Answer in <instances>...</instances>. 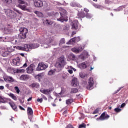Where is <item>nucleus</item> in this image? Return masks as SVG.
I'll return each instance as SVG.
<instances>
[{
  "instance_id": "dca6fc26",
  "label": "nucleus",
  "mask_w": 128,
  "mask_h": 128,
  "mask_svg": "<svg viewBox=\"0 0 128 128\" xmlns=\"http://www.w3.org/2000/svg\"><path fill=\"white\" fill-rule=\"evenodd\" d=\"M44 24H46V26H52V24H54V22L48 20V19H46L43 21Z\"/></svg>"
},
{
  "instance_id": "aec40b11",
  "label": "nucleus",
  "mask_w": 128,
  "mask_h": 128,
  "mask_svg": "<svg viewBox=\"0 0 128 128\" xmlns=\"http://www.w3.org/2000/svg\"><path fill=\"white\" fill-rule=\"evenodd\" d=\"M20 78L22 80H28L30 78V76L27 74H23L20 76Z\"/></svg>"
},
{
  "instance_id": "f257e3e1",
  "label": "nucleus",
  "mask_w": 128,
  "mask_h": 128,
  "mask_svg": "<svg viewBox=\"0 0 128 128\" xmlns=\"http://www.w3.org/2000/svg\"><path fill=\"white\" fill-rule=\"evenodd\" d=\"M66 64V62L64 61V56H61L58 58L55 66H56L57 68L59 70H62V68Z\"/></svg>"
},
{
  "instance_id": "f8f14e48",
  "label": "nucleus",
  "mask_w": 128,
  "mask_h": 128,
  "mask_svg": "<svg viewBox=\"0 0 128 128\" xmlns=\"http://www.w3.org/2000/svg\"><path fill=\"white\" fill-rule=\"evenodd\" d=\"M36 68V66L32 64H31L26 68V72L28 74H32L34 70Z\"/></svg>"
},
{
  "instance_id": "79ce46f5",
  "label": "nucleus",
  "mask_w": 128,
  "mask_h": 128,
  "mask_svg": "<svg viewBox=\"0 0 128 128\" xmlns=\"http://www.w3.org/2000/svg\"><path fill=\"white\" fill-rule=\"evenodd\" d=\"M114 111L116 112H122V109H120V108H115L114 109Z\"/></svg>"
},
{
  "instance_id": "f704fd0d",
  "label": "nucleus",
  "mask_w": 128,
  "mask_h": 128,
  "mask_svg": "<svg viewBox=\"0 0 128 128\" xmlns=\"http://www.w3.org/2000/svg\"><path fill=\"white\" fill-rule=\"evenodd\" d=\"M66 44V40L64 38H62L60 41L59 44Z\"/></svg>"
},
{
  "instance_id": "1a4fd4ad",
  "label": "nucleus",
  "mask_w": 128,
  "mask_h": 128,
  "mask_svg": "<svg viewBox=\"0 0 128 128\" xmlns=\"http://www.w3.org/2000/svg\"><path fill=\"white\" fill-rule=\"evenodd\" d=\"M20 59L19 57H17L16 58H14L12 60V64L14 66H20Z\"/></svg>"
},
{
  "instance_id": "7ed1b4c3",
  "label": "nucleus",
  "mask_w": 128,
  "mask_h": 128,
  "mask_svg": "<svg viewBox=\"0 0 128 128\" xmlns=\"http://www.w3.org/2000/svg\"><path fill=\"white\" fill-rule=\"evenodd\" d=\"M62 12H60V18H57V20L58 22H68V19L66 16V10L64 9L62 10Z\"/></svg>"
},
{
  "instance_id": "e2e57ef3",
  "label": "nucleus",
  "mask_w": 128,
  "mask_h": 128,
  "mask_svg": "<svg viewBox=\"0 0 128 128\" xmlns=\"http://www.w3.org/2000/svg\"><path fill=\"white\" fill-rule=\"evenodd\" d=\"M68 114V110H65L63 112V114Z\"/></svg>"
},
{
  "instance_id": "8fccbe9b",
  "label": "nucleus",
  "mask_w": 128,
  "mask_h": 128,
  "mask_svg": "<svg viewBox=\"0 0 128 128\" xmlns=\"http://www.w3.org/2000/svg\"><path fill=\"white\" fill-rule=\"evenodd\" d=\"M66 128H74V127L72 126V125L70 124H68L67 126H66Z\"/></svg>"
},
{
  "instance_id": "6e6552de",
  "label": "nucleus",
  "mask_w": 128,
  "mask_h": 128,
  "mask_svg": "<svg viewBox=\"0 0 128 128\" xmlns=\"http://www.w3.org/2000/svg\"><path fill=\"white\" fill-rule=\"evenodd\" d=\"M110 116L106 114V112H104L99 118H97V120H108Z\"/></svg>"
},
{
  "instance_id": "cd10ccee",
  "label": "nucleus",
  "mask_w": 128,
  "mask_h": 128,
  "mask_svg": "<svg viewBox=\"0 0 128 128\" xmlns=\"http://www.w3.org/2000/svg\"><path fill=\"white\" fill-rule=\"evenodd\" d=\"M32 88H40V84L38 83H32L31 85Z\"/></svg>"
},
{
  "instance_id": "49530a36",
  "label": "nucleus",
  "mask_w": 128,
  "mask_h": 128,
  "mask_svg": "<svg viewBox=\"0 0 128 128\" xmlns=\"http://www.w3.org/2000/svg\"><path fill=\"white\" fill-rule=\"evenodd\" d=\"M98 108H96L94 112H92L93 114H98Z\"/></svg>"
},
{
  "instance_id": "680f3d73",
  "label": "nucleus",
  "mask_w": 128,
  "mask_h": 128,
  "mask_svg": "<svg viewBox=\"0 0 128 128\" xmlns=\"http://www.w3.org/2000/svg\"><path fill=\"white\" fill-rule=\"evenodd\" d=\"M76 6H78V8H82V6L80 4H76Z\"/></svg>"
},
{
  "instance_id": "473e14b6",
  "label": "nucleus",
  "mask_w": 128,
  "mask_h": 128,
  "mask_svg": "<svg viewBox=\"0 0 128 128\" xmlns=\"http://www.w3.org/2000/svg\"><path fill=\"white\" fill-rule=\"evenodd\" d=\"M15 72H16V74H18L19 72H26V70L22 69V70H20V69H17L16 70H14Z\"/></svg>"
},
{
  "instance_id": "c9c22d12",
  "label": "nucleus",
  "mask_w": 128,
  "mask_h": 128,
  "mask_svg": "<svg viewBox=\"0 0 128 128\" xmlns=\"http://www.w3.org/2000/svg\"><path fill=\"white\" fill-rule=\"evenodd\" d=\"M8 56V51H5L2 54V56L6 57Z\"/></svg>"
},
{
  "instance_id": "603ef678",
  "label": "nucleus",
  "mask_w": 128,
  "mask_h": 128,
  "mask_svg": "<svg viewBox=\"0 0 128 128\" xmlns=\"http://www.w3.org/2000/svg\"><path fill=\"white\" fill-rule=\"evenodd\" d=\"M80 78H84L86 76H84L82 73L80 74Z\"/></svg>"
},
{
  "instance_id": "0eeeda50",
  "label": "nucleus",
  "mask_w": 128,
  "mask_h": 128,
  "mask_svg": "<svg viewBox=\"0 0 128 128\" xmlns=\"http://www.w3.org/2000/svg\"><path fill=\"white\" fill-rule=\"evenodd\" d=\"M36 44H25L24 45V51L28 52L30 48H36Z\"/></svg>"
},
{
  "instance_id": "bf43d9fd",
  "label": "nucleus",
  "mask_w": 128,
  "mask_h": 128,
  "mask_svg": "<svg viewBox=\"0 0 128 128\" xmlns=\"http://www.w3.org/2000/svg\"><path fill=\"white\" fill-rule=\"evenodd\" d=\"M80 58H81V60H84V56L82 55L80 56Z\"/></svg>"
},
{
  "instance_id": "864d4df0",
  "label": "nucleus",
  "mask_w": 128,
  "mask_h": 128,
  "mask_svg": "<svg viewBox=\"0 0 128 128\" xmlns=\"http://www.w3.org/2000/svg\"><path fill=\"white\" fill-rule=\"evenodd\" d=\"M124 106H126V103H122L120 106L121 108H124Z\"/></svg>"
},
{
  "instance_id": "f03ea898",
  "label": "nucleus",
  "mask_w": 128,
  "mask_h": 128,
  "mask_svg": "<svg viewBox=\"0 0 128 128\" xmlns=\"http://www.w3.org/2000/svg\"><path fill=\"white\" fill-rule=\"evenodd\" d=\"M20 34H18V38L20 40H24L26 38V34L28 32V28L22 27L20 28Z\"/></svg>"
},
{
  "instance_id": "72a5a7b5",
  "label": "nucleus",
  "mask_w": 128,
  "mask_h": 128,
  "mask_svg": "<svg viewBox=\"0 0 128 128\" xmlns=\"http://www.w3.org/2000/svg\"><path fill=\"white\" fill-rule=\"evenodd\" d=\"M9 96H10L13 100H17L16 96H14V94H10Z\"/></svg>"
},
{
  "instance_id": "338daca9",
  "label": "nucleus",
  "mask_w": 128,
  "mask_h": 128,
  "mask_svg": "<svg viewBox=\"0 0 128 128\" xmlns=\"http://www.w3.org/2000/svg\"><path fill=\"white\" fill-rule=\"evenodd\" d=\"M36 76H38L39 78H40L42 76V74H38Z\"/></svg>"
},
{
  "instance_id": "7c9ffc66",
  "label": "nucleus",
  "mask_w": 128,
  "mask_h": 128,
  "mask_svg": "<svg viewBox=\"0 0 128 128\" xmlns=\"http://www.w3.org/2000/svg\"><path fill=\"white\" fill-rule=\"evenodd\" d=\"M14 48H16V46H11L10 48H8V52H12L14 51Z\"/></svg>"
},
{
  "instance_id": "6ab92c4d",
  "label": "nucleus",
  "mask_w": 128,
  "mask_h": 128,
  "mask_svg": "<svg viewBox=\"0 0 128 128\" xmlns=\"http://www.w3.org/2000/svg\"><path fill=\"white\" fill-rule=\"evenodd\" d=\"M78 16L79 18H86V14L84 12H79L78 14Z\"/></svg>"
},
{
  "instance_id": "6e6d98bb",
  "label": "nucleus",
  "mask_w": 128,
  "mask_h": 128,
  "mask_svg": "<svg viewBox=\"0 0 128 128\" xmlns=\"http://www.w3.org/2000/svg\"><path fill=\"white\" fill-rule=\"evenodd\" d=\"M68 72H69V74H72V72H73L72 70H68Z\"/></svg>"
},
{
  "instance_id": "9d476101",
  "label": "nucleus",
  "mask_w": 128,
  "mask_h": 128,
  "mask_svg": "<svg viewBox=\"0 0 128 128\" xmlns=\"http://www.w3.org/2000/svg\"><path fill=\"white\" fill-rule=\"evenodd\" d=\"M78 66L81 70H84V68H86L88 66H90V62H83L79 64Z\"/></svg>"
},
{
  "instance_id": "a878e982",
  "label": "nucleus",
  "mask_w": 128,
  "mask_h": 128,
  "mask_svg": "<svg viewBox=\"0 0 128 128\" xmlns=\"http://www.w3.org/2000/svg\"><path fill=\"white\" fill-rule=\"evenodd\" d=\"M18 7L20 8L22 10H26V6L18 4Z\"/></svg>"
},
{
  "instance_id": "2eb2a0df",
  "label": "nucleus",
  "mask_w": 128,
  "mask_h": 128,
  "mask_svg": "<svg viewBox=\"0 0 128 128\" xmlns=\"http://www.w3.org/2000/svg\"><path fill=\"white\" fill-rule=\"evenodd\" d=\"M82 47H79L78 48H72V50L73 52H75V54H78V52H82Z\"/></svg>"
},
{
  "instance_id": "c85d7f7f",
  "label": "nucleus",
  "mask_w": 128,
  "mask_h": 128,
  "mask_svg": "<svg viewBox=\"0 0 128 128\" xmlns=\"http://www.w3.org/2000/svg\"><path fill=\"white\" fill-rule=\"evenodd\" d=\"M60 28H64V30H70L68 25H62L60 26Z\"/></svg>"
},
{
  "instance_id": "412c9836",
  "label": "nucleus",
  "mask_w": 128,
  "mask_h": 128,
  "mask_svg": "<svg viewBox=\"0 0 128 128\" xmlns=\"http://www.w3.org/2000/svg\"><path fill=\"white\" fill-rule=\"evenodd\" d=\"M27 112L28 116H32L34 114V111H32V109L30 107L28 108Z\"/></svg>"
},
{
  "instance_id": "13d9d810",
  "label": "nucleus",
  "mask_w": 128,
  "mask_h": 128,
  "mask_svg": "<svg viewBox=\"0 0 128 128\" xmlns=\"http://www.w3.org/2000/svg\"><path fill=\"white\" fill-rule=\"evenodd\" d=\"M26 66H28V64H26V63H25L22 68H26Z\"/></svg>"
},
{
  "instance_id": "4be33fe9",
  "label": "nucleus",
  "mask_w": 128,
  "mask_h": 128,
  "mask_svg": "<svg viewBox=\"0 0 128 128\" xmlns=\"http://www.w3.org/2000/svg\"><path fill=\"white\" fill-rule=\"evenodd\" d=\"M9 104L10 106L12 108L15 110V112H16V104H14V102H9Z\"/></svg>"
},
{
  "instance_id": "f3484780",
  "label": "nucleus",
  "mask_w": 128,
  "mask_h": 128,
  "mask_svg": "<svg viewBox=\"0 0 128 128\" xmlns=\"http://www.w3.org/2000/svg\"><path fill=\"white\" fill-rule=\"evenodd\" d=\"M4 80L5 82H14V78L10 76H4Z\"/></svg>"
},
{
  "instance_id": "09e8293b",
  "label": "nucleus",
  "mask_w": 128,
  "mask_h": 128,
  "mask_svg": "<svg viewBox=\"0 0 128 128\" xmlns=\"http://www.w3.org/2000/svg\"><path fill=\"white\" fill-rule=\"evenodd\" d=\"M52 39L50 38L49 40H48L47 44H50L52 43Z\"/></svg>"
},
{
  "instance_id": "c756f323",
  "label": "nucleus",
  "mask_w": 128,
  "mask_h": 128,
  "mask_svg": "<svg viewBox=\"0 0 128 128\" xmlns=\"http://www.w3.org/2000/svg\"><path fill=\"white\" fill-rule=\"evenodd\" d=\"M68 58L70 60H74L76 59V56L72 54H70L68 56Z\"/></svg>"
},
{
  "instance_id": "a19ab883",
  "label": "nucleus",
  "mask_w": 128,
  "mask_h": 128,
  "mask_svg": "<svg viewBox=\"0 0 128 128\" xmlns=\"http://www.w3.org/2000/svg\"><path fill=\"white\" fill-rule=\"evenodd\" d=\"M14 90H16V94H20V88H18V86H15Z\"/></svg>"
},
{
  "instance_id": "4468645a",
  "label": "nucleus",
  "mask_w": 128,
  "mask_h": 128,
  "mask_svg": "<svg viewBox=\"0 0 128 128\" xmlns=\"http://www.w3.org/2000/svg\"><path fill=\"white\" fill-rule=\"evenodd\" d=\"M78 20H74L72 22V29L77 30L78 28Z\"/></svg>"
},
{
  "instance_id": "2f4dec72",
  "label": "nucleus",
  "mask_w": 128,
  "mask_h": 128,
  "mask_svg": "<svg viewBox=\"0 0 128 128\" xmlns=\"http://www.w3.org/2000/svg\"><path fill=\"white\" fill-rule=\"evenodd\" d=\"M85 18H92V16L90 13H86L85 14Z\"/></svg>"
},
{
  "instance_id": "774afa93",
  "label": "nucleus",
  "mask_w": 128,
  "mask_h": 128,
  "mask_svg": "<svg viewBox=\"0 0 128 128\" xmlns=\"http://www.w3.org/2000/svg\"><path fill=\"white\" fill-rule=\"evenodd\" d=\"M6 88H8V86H10V84H6Z\"/></svg>"
},
{
  "instance_id": "de8ad7c7",
  "label": "nucleus",
  "mask_w": 128,
  "mask_h": 128,
  "mask_svg": "<svg viewBox=\"0 0 128 128\" xmlns=\"http://www.w3.org/2000/svg\"><path fill=\"white\" fill-rule=\"evenodd\" d=\"M84 12H86V14L90 12V10L88 9L87 8H84Z\"/></svg>"
},
{
  "instance_id": "052dcab7",
  "label": "nucleus",
  "mask_w": 128,
  "mask_h": 128,
  "mask_svg": "<svg viewBox=\"0 0 128 128\" xmlns=\"http://www.w3.org/2000/svg\"><path fill=\"white\" fill-rule=\"evenodd\" d=\"M0 90H4V86H0Z\"/></svg>"
},
{
  "instance_id": "423d86ee",
  "label": "nucleus",
  "mask_w": 128,
  "mask_h": 128,
  "mask_svg": "<svg viewBox=\"0 0 128 128\" xmlns=\"http://www.w3.org/2000/svg\"><path fill=\"white\" fill-rule=\"evenodd\" d=\"M52 88H50L48 89H46V88H41L40 90V92L42 94H46V96H50V94H52Z\"/></svg>"
},
{
  "instance_id": "bb28decb",
  "label": "nucleus",
  "mask_w": 128,
  "mask_h": 128,
  "mask_svg": "<svg viewBox=\"0 0 128 128\" xmlns=\"http://www.w3.org/2000/svg\"><path fill=\"white\" fill-rule=\"evenodd\" d=\"M78 92V89L76 88H72L70 90V94H76Z\"/></svg>"
},
{
  "instance_id": "a211bd4d",
  "label": "nucleus",
  "mask_w": 128,
  "mask_h": 128,
  "mask_svg": "<svg viewBox=\"0 0 128 128\" xmlns=\"http://www.w3.org/2000/svg\"><path fill=\"white\" fill-rule=\"evenodd\" d=\"M72 86H78V79L76 78H74L72 80Z\"/></svg>"
},
{
  "instance_id": "9b49d317",
  "label": "nucleus",
  "mask_w": 128,
  "mask_h": 128,
  "mask_svg": "<svg viewBox=\"0 0 128 128\" xmlns=\"http://www.w3.org/2000/svg\"><path fill=\"white\" fill-rule=\"evenodd\" d=\"M34 2L36 8H42L44 6V3L42 0H34Z\"/></svg>"
},
{
  "instance_id": "c03bdc74",
  "label": "nucleus",
  "mask_w": 128,
  "mask_h": 128,
  "mask_svg": "<svg viewBox=\"0 0 128 128\" xmlns=\"http://www.w3.org/2000/svg\"><path fill=\"white\" fill-rule=\"evenodd\" d=\"M80 40V37H75V42H78Z\"/></svg>"
},
{
  "instance_id": "ddd939ff",
  "label": "nucleus",
  "mask_w": 128,
  "mask_h": 128,
  "mask_svg": "<svg viewBox=\"0 0 128 128\" xmlns=\"http://www.w3.org/2000/svg\"><path fill=\"white\" fill-rule=\"evenodd\" d=\"M92 86H94V80L92 79V78L90 77L88 79V86L87 87V88L88 90H91L90 88H92Z\"/></svg>"
},
{
  "instance_id": "4c0bfd02",
  "label": "nucleus",
  "mask_w": 128,
  "mask_h": 128,
  "mask_svg": "<svg viewBox=\"0 0 128 128\" xmlns=\"http://www.w3.org/2000/svg\"><path fill=\"white\" fill-rule=\"evenodd\" d=\"M0 102H2V104H6V101L4 100V99L2 98V96H0Z\"/></svg>"
},
{
  "instance_id": "37998d69",
  "label": "nucleus",
  "mask_w": 128,
  "mask_h": 128,
  "mask_svg": "<svg viewBox=\"0 0 128 128\" xmlns=\"http://www.w3.org/2000/svg\"><path fill=\"white\" fill-rule=\"evenodd\" d=\"M18 2L19 4H24V1L22 0H18Z\"/></svg>"
},
{
  "instance_id": "a18cd8bd",
  "label": "nucleus",
  "mask_w": 128,
  "mask_h": 128,
  "mask_svg": "<svg viewBox=\"0 0 128 128\" xmlns=\"http://www.w3.org/2000/svg\"><path fill=\"white\" fill-rule=\"evenodd\" d=\"M54 70H50L48 72V76H52V74H54Z\"/></svg>"
},
{
  "instance_id": "58836bf2",
  "label": "nucleus",
  "mask_w": 128,
  "mask_h": 128,
  "mask_svg": "<svg viewBox=\"0 0 128 128\" xmlns=\"http://www.w3.org/2000/svg\"><path fill=\"white\" fill-rule=\"evenodd\" d=\"M16 50H24V47L20 46H18L16 47Z\"/></svg>"
},
{
  "instance_id": "5fc2aeb1",
  "label": "nucleus",
  "mask_w": 128,
  "mask_h": 128,
  "mask_svg": "<svg viewBox=\"0 0 128 128\" xmlns=\"http://www.w3.org/2000/svg\"><path fill=\"white\" fill-rule=\"evenodd\" d=\"M42 96L43 98L45 100H48V98L44 95L42 94Z\"/></svg>"
},
{
  "instance_id": "20e7f679",
  "label": "nucleus",
  "mask_w": 128,
  "mask_h": 128,
  "mask_svg": "<svg viewBox=\"0 0 128 128\" xmlns=\"http://www.w3.org/2000/svg\"><path fill=\"white\" fill-rule=\"evenodd\" d=\"M5 14L8 18H16V13L14 11H12L10 9H8L6 10Z\"/></svg>"
},
{
  "instance_id": "393cba45",
  "label": "nucleus",
  "mask_w": 128,
  "mask_h": 128,
  "mask_svg": "<svg viewBox=\"0 0 128 128\" xmlns=\"http://www.w3.org/2000/svg\"><path fill=\"white\" fill-rule=\"evenodd\" d=\"M34 14H36L39 18H42L44 16V14H42V12L36 11L34 12Z\"/></svg>"
},
{
  "instance_id": "b1692460",
  "label": "nucleus",
  "mask_w": 128,
  "mask_h": 128,
  "mask_svg": "<svg viewBox=\"0 0 128 128\" xmlns=\"http://www.w3.org/2000/svg\"><path fill=\"white\" fill-rule=\"evenodd\" d=\"M74 42H76V38L75 37L70 39L67 43V44H72Z\"/></svg>"
},
{
  "instance_id": "39448f33",
  "label": "nucleus",
  "mask_w": 128,
  "mask_h": 128,
  "mask_svg": "<svg viewBox=\"0 0 128 128\" xmlns=\"http://www.w3.org/2000/svg\"><path fill=\"white\" fill-rule=\"evenodd\" d=\"M46 68H48V66L44 62H40L38 64L36 70L38 72H40V70H44Z\"/></svg>"
},
{
  "instance_id": "3c124183",
  "label": "nucleus",
  "mask_w": 128,
  "mask_h": 128,
  "mask_svg": "<svg viewBox=\"0 0 128 128\" xmlns=\"http://www.w3.org/2000/svg\"><path fill=\"white\" fill-rule=\"evenodd\" d=\"M42 98H38V100H37V102H40V103H42Z\"/></svg>"
},
{
  "instance_id": "ea45409f",
  "label": "nucleus",
  "mask_w": 128,
  "mask_h": 128,
  "mask_svg": "<svg viewBox=\"0 0 128 128\" xmlns=\"http://www.w3.org/2000/svg\"><path fill=\"white\" fill-rule=\"evenodd\" d=\"M14 12H18V14H22V12L20 11V10L14 8Z\"/></svg>"
},
{
  "instance_id": "69168bd1",
  "label": "nucleus",
  "mask_w": 128,
  "mask_h": 128,
  "mask_svg": "<svg viewBox=\"0 0 128 128\" xmlns=\"http://www.w3.org/2000/svg\"><path fill=\"white\" fill-rule=\"evenodd\" d=\"M120 90H122V88H119V89L117 90V91H116V94L118 92H120Z\"/></svg>"
},
{
  "instance_id": "5701e85b",
  "label": "nucleus",
  "mask_w": 128,
  "mask_h": 128,
  "mask_svg": "<svg viewBox=\"0 0 128 128\" xmlns=\"http://www.w3.org/2000/svg\"><path fill=\"white\" fill-rule=\"evenodd\" d=\"M74 102V100L72 98H70L66 100V104L68 106L69 104H71Z\"/></svg>"
},
{
  "instance_id": "4d7b16f0",
  "label": "nucleus",
  "mask_w": 128,
  "mask_h": 128,
  "mask_svg": "<svg viewBox=\"0 0 128 128\" xmlns=\"http://www.w3.org/2000/svg\"><path fill=\"white\" fill-rule=\"evenodd\" d=\"M19 108H20V110H25L24 108H22V106H19Z\"/></svg>"
},
{
  "instance_id": "0e129e2a",
  "label": "nucleus",
  "mask_w": 128,
  "mask_h": 128,
  "mask_svg": "<svg viewBox=\"0 0 128 128\" xmlns=\"http://www.w3.org/2000/svg\"><path fill=\"white\" fill-rule=\"evenodd\" d=\"M32 98H29L28 99V102H30V100H32Z\"/></svg>"
},
{
  "instance_id": "e433bc0d",
  "label": "nucleus",
  "mask_w": 128,
  "mask_h": 128,
  "mask_svg": "<svg viewBox=\"0 0 128 128\" xmlns=\"http://www.w3.org/2000/svg\"><path fill=\"white\" fill-rule=\"evenodd\" d=\"M86 128V125L84 123H82L80 124L78 126V128Z\"/></svg>"
}]
</instances>
